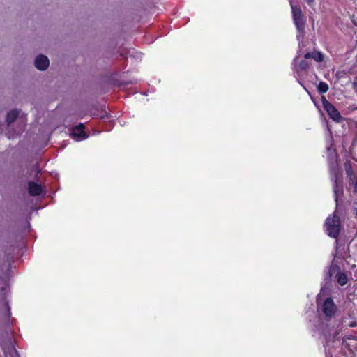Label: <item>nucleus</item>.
Returning <instances> with one entry per match:
<instances>
[{
    "instance_id": "nucleus-8",
    "label": "nucleus",
    "mask_w": 357,
    "mask_h": 357,
    "mask_svg": "<svg viewBox=\"0 0 357 357\" xmlns=\"http://www.w3.org/2000/svg\"><path fill=\"white\" fill-rule=\"evenodd\" d=\"M84 126L83 123L74 127L71 132V136L75 141H81L86 139L88 135L84 130Z\"/></svg>"
},
{
    "instance_id": "nucleus-25",
    "label": "nucleus",
    "mask_w": 357,
    "mask_h": 357,
    "mask_svg": "<svg viewBox=\"0 0 357 357\" xmlns=\"http://www.w3.org/2000/svg\"><path fill=\"white\" fill-rule=\"evenodd\" d=\"M354 214L357 216V208H354Z\"/></svg>"
},
{
    "instance_id": "nucleus-16",
    "label": "nucleus",
    "mask_w": 357,
    "mask_h": 357,
    "mask_svg": "<svg viewBox=\"0 0 357 357\" xmlns=\"http://www.w3.org/2000/svg\"><path fill=\"white\" fill-rule=\"evenodd\" d=\"M319 93H326L328 90V85L324 82H320L317 86Z\"/></svg>"
},
{
    "instance_id": "nucleus-7",
    "label": "nucleus",
    "mask_w": 357,
    "mask_h": 357,
    "mask_svg": "<svg viewBox=\"0 0 357 357\" xmlns=\"http://www.w3.org/2000/svg\"><path fill=\"white\" fill-rule=\"evenodd\" d=\"M336 271L337 272L336 273L335 278L338 284L341 286L345 285L347 282V276L344 273L339 271V267L337 266L332 265L328 271V275L331 276Z\"/></svg>"
},
{
    "instance_id": "nucleus-6",
    "label": "nucleus",
    "mask_w": 357,
    "mask_h": 357,
    "mask_svg": "<svg viewBox=\"0 0 357 357\" xmlns=\"http://www.w3.org/2000/svg\"><path fill=\"white\" fill-rule=\"evenodd\" d=\"M300 52L297 56L293 61V70L296 74L295 77L298 79L301 76V71L305 70L309 67V63L305 59H299Z\"/></svg>"
},
{
    "instance_id": "nucleus-5",
    "label": "nucleus",
    "mask_w": 357,
    "mask_h": 357,
    "mask_svg": "<svg viewBox=\"0 0 357 357\" xmlns=\"http://www.w3.org/2000/svg\"><path fill=\"white\" fill-rule=\"evenodd\" d=\"M321 101L323 107L330 118L336 122H340L342 119V116L338 110L331 102H329L325 97H322Z\"/></svg>"
},
{
    "instance_id": "nucleus-22",
    "label": "nucleus",
    "mask_w": 357,
    "mask_h": 357,
    "mask_svg": "<svg viewBox=\"0 0 357 357\" xmlns=\"http://www.w3.org/2000/svg\"><path fill=\"white\" fill-rule=\"evenodd\" d=\"M353 88L356 91H357V82H354L353 83Z\"/></svg>"
},
{
    "instance_id": "nucleus-9",
    "label": "nucleus",
    "mask_w": 357,
    "mask_h": 357,
    "mask_svg": "<svg viewBox=\"0 0 357 357\" xmlns=\"http://www.w3.org/2000/svg\"><path fill=\"white\" fill-rule=\"evenodd\" d=\"M49 59L44 55H39L36 58L35 66L40 70H45L49 66Z\"/></svg>"
},
{
    "instance_id": "nucleus-26",
    "label": "nucleus",
    "mask_w": 357,
    "mask_h": 357,
    "mask_svg": "<svg viewBox=\"0 0 357 357\" xmlns=\"http://www.w3.org/2000/svg\"><path fill=\"white\" fill-rule=\"evenodd\" d=\"M299 84L302 85L301 82L298 79Z\"/></svg>"
},
{
    "instance_id": "nucleus-20",
    "label": "nucleus",
    "mask_w": 357,
    "mask_h": 357,
    "mask_svg": "<svg viewBox=\"0 0 357 357\" xmlns=\"http://www.w3.org/2000/svg\"><path fill=\"white\" fill-rule=\"evenodd\" d=\"M309 6H312L314 0H305Z\"/></svg>"
},
{
    "instance_id": "nucleus-24",
    "label": "nucleus",
    "mask_w": 357,
    "mask_h": 357,
    "mask_svg": "<svg viewBox=\"0 0 357 357\" xmlns=\"http://www.w3.org/2000/svg\"><path fill=\"white\" fill-rule=\"evenodd\" d=\"M6 135L8 136V137L9 139L14 137V135H10V134H9V133H6Z\"/></svg>"
},
{
    "instance_id": "nucleus-12",
    "label": "nucleus",
    "mask_w": 357,
    "mask_h": 357,
    "mask_svg": "<svg viewBox=\"0 0 357 357\" xmlns=\"http://www.w3.org/2000/svg\"><path fill=\"white\" fill-rule=\"evenodd\" d=\"M332 179L334 181L333 192L335 199L336 202H337L338 194L342 192V188L339 185L338 176L336 173H335V175Z\"/></svg>"
},
{
    "instance_id": "nucleus-4",
    "label": "nucleus",
    "mask_w": 357,
    "mask_h": 357,
    "mask_svg": "<svg viewBox=\"0 0 357 357\" xmlns=\"http://www.w3.org/2000/svg\"><path fill=\"white\" fill-rule=\"evenodd\" d=\"M1 348L3 352V357H20L10 337H6L2 341ZM0 357L2 356L0 355Z\"/></svg>"
},
{
    "instance_id": "nucleus-15",
    "label": "nucleus",
    "mask_w": 357,
    "mask_h": 357,
    "mask_svg": "<svg viewBox=\"0 0 357 357\" xmlns=\"http://www.w3.org/2000/svg\"><path fill=\"white\" fill-rule=\"evenodd\" d=\"M19 112L17 109L10 111L6 116V122L10 126L18 116Z\"/></svg>"
},
{
    "instance_id": "nucleus-3",
    "label": "nucleus",
    "mask_w": 357,
    "mask_h": 357,
    "mask_svg": "<svg viewBox=\"0 0 357 357\" xmlns=\"http://www.w3.org/2000/svg\"><path fill=\"white\" fill-rule=\"evenodd\" d=\"M319 296L317 298V307L326 317H333L337 311V307L331 298H327L322 303H319Z\"/></svg>"
},
{
    "instance_id": "nucleus-18",
    "label": "nucleus",
    "mask_w": 357,
    "mask_h": 357,
    "mask_svg": "<svg viewBox=\"0 0 357 357\" xmlns=\"http://www.w3.org/2000/svg\"><path fill=\"white\" fill-rule=\"evenodd\" d=\"M108 116H109V114L105 110H102V111H101V113L100 114V118L101 119H105L108 117Z\"/></svg>"
},
{
    "instance_id": "nucleus-21",
    "label": "nucleus",
    "mask_w": 357,
    "mask_h": 357,
    "mask_svg": "<svg viewBox=\"0 0 357 357\" xmlns=\"http://www.w3.org/2000/svg\"><path fill=\"white\" fill-rule=\"evenodd\" d=\"M5 305H6V307L7 310H8V316H10V307L8 306V303H6Z\"/></svg>"
},
{
    "instance_id": "nucleus-2",
    "label": "nucleus",
    "mask_w": 357,
    "mask_h": 357,
    "mask_svg": "<svg viewBox=\"0 0 357 357\" xmlns=\"http://www.w3.org/2000/svg\"><path fill=\"white\" fill-rule=\"evenodd\" d=\"M327 234L331 238H337L340 234V221L339 217L334 215L332 218L328 217L325 222Z\"/></svg>"
},
{
    "instance_id": "nucleus-1",
    "label": "nucleus",
    "mask_w": 357,
    "mask_h": 357,
    "mask_svg": "<svg viewBox=\"0 0 357 357\" xmlns=\"http://www.w3.org/2000/svg\"><path fill=\"white\" fill-rule=\"evenodd\" d=\"M291 8L293 20L296 29L298 32L297 35L298 40L303 38L304 36L305 18L302 13L301 9L299 6H295L292 3L291 0H289Z\"/></svg>"
},
{
    "instance_id": "nucleus-17",
    "label": "nucleus",
    "mask_w": 357,
    "mask_h": 357,
    "mask_svg": "<svg viewBox=\"0 0 357 357\" xmlns=\"http://www.w3.org/2000/svg\"><path fill=\"white\" fill-rule=\"evenodd\" d=\"M345 172L349 181H353L355 176L354 175L352 167L349 163L345 165Z\"/></svg>"
},
{
    "instance_id": "nucleus-19",
    "label": "nucleus",
    "mask_w": 357,
    "mask_h": 357,
    "mask_svg": "<svg viewBox=\"0 0 357 357\" xmlns=\"http://www.w3.org/2000/svg\"><path fill=\"white\" fill-rule=\"evenodd\" d=\"M352 185L354 186V191L357 192V178H354L353 181H350Z\"/></svg>"
},
{
    "instance_id": "nucleus-23",
    "label": "nucleus",
    "mask_w": 357,
    "mask_h": 357,
    "mask_svg": "<svg viewBox=\"0 0 357 357\" xmlns=\"http://www.w3.org/2000/svg\"><path fill=\"white\" fill-rule=\"evenodd\" d=\"M349 325V326H351V327H354V326H356V322H351V323H350Z\"/></svg>"
},
{
    "instance_id": "nucleus-14",
    "label": "nucleus",
    "mask_w": 357,
    "mask_h": 357,
    "mask_svg": "<svg viewBox=\"0 0 357 357\" xmlns=\"http://www.w3.org/2000/svg\"><path fill=\"white\" fill-rule=\"evenodd\" d=\"M327 154L328 160L331 162H334L337 160V153L335 149L333 146V144H331L329 146L327 147Z\"/></svg>"
},
{
    "instance_id": "nucleus-11",
    "label": "nucleus",
    "mask_w": 357,
    "mask_h": 357,
    "mask_svg": "<svg viewBox=\"0 0 357 357\" xmlns=\"http://www.w3.org/2000/svg\"><path fill=\"white\" fill-rule=\"evenodd\" d=\"M304 59H313L317 62H321L324 59V55L320 52H307L304 55Z\"/></svg>"
},
{
    "instance_id": "nucleus-10",
    "label": "nucleus",
    "mask_w": 357,
    "mask_h": 357,
    "mask_svg": "<svg viewBox=\"0 0 357 357\" xmlns=\"http://www.w3.org/2000/svg\"><path fill=\"white\" fill-rule=\"evenodd\" d=\"M29 193L31 196L40 195L43 191L42 185L33 181L29 183Z\"/></svg>"
},
{
    "instance_id": "nucleus-13",
    "label": "nucleus",
    "mask_w": 357,
    "mask_h": 357,
    "mask_svg": "<svg viewBox=\"0 0 357 357\" xmlns=\"http://www.w3.org/2000/svg\"><path fill=\"white\" fill-rule=\"evenodd\" d=\"M316 332L322 335L326 340H328L331 336V330L328 326L317 328Z\"/></svg>"
}]
</instances>
